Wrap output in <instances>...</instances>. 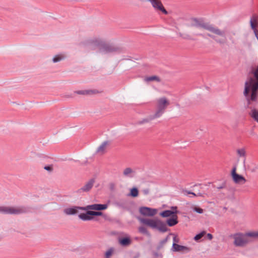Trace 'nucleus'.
<instances>
[{
    "label": "nucleus",
    "instance_id": "nucleus-1",
    "mask_svg": "<svg viewBox=\"0 0 258 258\" xmlns=\"http://www.w3.org/2000/svg\"><path fill=\"white\" fill-rule=\"evenodd\" d=\"M250 73L251 76L245 82L243 91L246 101L245 107L251 109L249 114L258 123V65L252 67Z\"/></svg>",
    "mask_w": 258,
    "mask_h": 258
},
{
    "label": "nucleus",
    "instance_id": "nucleus-2",
    "mask_svg": "<svg viewBox=\"0 0 258 258\" xmlns=\"http://www.w3.org/2000/svg\"><path fill=\"white\" fill-rule=\"evenodd\" d=\"M84 45L92 50L98 48L99 52L102 54L120 53L123 52L122 47L113 43L107 42L104 40L97 37L88 39L83 42Z\"/></svg>",
    "mask_w": 258,
    "mask_h": 258
},
{
    "label": "nucleus",
    "instance_id": "nucleus-3",
    "mask_svg": "<svg viewBox=\"0 0 258 258\" xmlns=\"http://www.w3.org/2000/svg\"><path fill=\"white\" fill-rule=\"evenodd\" d=\"M138 219L142 224L153 229H157L159 231L163 233L166 232L169 230L167 227L166 225L168 226L172 227L178 223L177 214L167 219L166 222V223H164L161 220L158 219H152L141 217H139Z\"/></svg>",
    "mask_w": 258,
    "mask_h": 258
},
{
    "label": "nucleus",
    "instance_id": "nucleus-4",
    "mask_svg": "<svg viewBox=\"0 0 258 258\" xmlns=\"http://www.w3.org/2000/svg\"><path fill=\"white\" fill-rule=\"evenodd\" d=\"M190 20L191 21L190 27H195L198 29H203L218 36L225 37L224 31L221 30L218 27L214 26V25L210 24V22H206L203 18L192 17Z\"/></svg>",
    "mask_w": 258,
    "mask_h": 258
},
{
    "label": "nucleus",
    "instance_id": "nucleus-5",
    "mask_svg": "<svg viewBox=\"0 0 258 258\" xmlns=\"http://www.w3.org/2000/svg\"><path fill=\"white\" fill-rule=\"evenodd\" d=\"M31 211L28 207L21 206L16 208L12 207L0 206V213L3 214L19 215L28 213Z\"/></svg>",
    "mask_w": 258,
    "mask_h": 258
},
{
    "label": "nucleus",
    "instance_id": "nucleus-6",
    "mask_svg": "<svg viewBox=\"0 0 258 258\" xmlns=\"http://www.w3.org/2000/svg\"><path fill=\"white\" fill-rule=\"evenodd\" d=\"M169 104V101L165 97L159 98L157 100V110L154 113L155 116L158 118L160 117Z\"/></svg>",
    "mask_w": 258,
    "mask_h": 258
},
{
    "label": "nucleus",
    "instance_id": "nucleus-7",
    "mask_svg": "<svg viewBox=\"0 0 258 258\" xmlns=\"http://www.w3.org/2000/svg\"><path fill=\"white\" fill-rule=\"evenodd\" d=\"M234 239V244L236 246H244L249 242L244 234L242 233H237L234 234L233 236Z\"/></svg>",
    "mask_w": 258,
    "mask_h": 258
},
{
    "label": "nucleus",
    "instance_id": "nucleus-8",
    "mask_svg": "<svg viewBox=\"0 0 258 258\" xmlns=\"http://www.w3.org/2000/svg\"><path fill=\"white\" fill-rule=\"evenodd\" d=\"M139 212L144 216L152 217L156 214L157 210L147 207H141L139 209Z\"/></svg>",
    "mask_w": 258,
    "mask_h": 258
},
{
    "label": "nucleus",
    "instance_id": "nucleus-9",
    "mask_svg": "<svg viewBox=\"0 0 258 258\" xmlns=\"http://www.w3.org/2000/svg\"><path fill=\"white\" fill-rule=\"evenodd\" d=\"M147 1L150 2L153 8L156 10L162 12L164 14L167 15L168 12L164 8L162 3L160 1L157 0H146Z\"/></svg>",
    "mask_w": 258,
    "mask_h": 258
},
{
    "label": "nucleus",
    "instance_id": "nucleus-10",
    "mask_svg": "<svg viewBox=\"0 0 258 258\" xmlns=\"http://www.w3.org/2000/svg\"><path fill=\"white\" fill-rule=\"evenodd\" d=\"M108 207L107 204H94L92 205H88L85 207V210H90L95 211H103L106 210Z\"/></svg>",
    "mask_w": 258,
    "mask_h": 258
},
{
    "label": "nucleus",
    "instance_id": "nucleus-11",
    "mask_svg": "<svg viewBox=\"0 0 258 258\" xmlns=\"http://www.w3.org/2000/svg\"><path fill=\"white\" fill-rule=\"evenodd\" d=\"M79 210H85V207L73 206L71 208L64 209L63 212L68 215H74L77 214Z\"/></svg>",
    "mask_w": 258,
    "mask_h": 258
},
{
    "label": "nucleus",
    "instance_id": "nucleus-12",
    "mask_svg": "<svg viewBox=\"0 0 258 258\" xmlns=\"http://www.w3.org/2000/svg\"><path fill=\"white\" fill-rule=\"evenodd\" d=\"M236 167H234L231 172V176L234 182L236 183H238L242 181H243L244 182L246 181L245 178L241 175L238 174L236 173Z\"/></svg>",
    "mask_w": 258,
    "mask_h": 258
},
{
    "label": "nucleus",
    "instance_id": "nucleus-13",
    "mask_svg": "<svg viewBox=\"0 0 258 258\" xmlns=\"http://www.w3.org/2000/svg\"><path fill=\"white\" fill-rule=\"evenodd\" d=\"M95 182V179L92 178L86 183L83 187L80 188L77 190L78 193H81L82 192H88L91 190L92 188L94 183Z\"/></svg>",
    "mask_w": 258,
    "mask_h": 258
},
{
    "label": "nucleus",
    "instance_id": "nucleus-14",
    "mask_svg": "<svg viewBox=\"0 0 258 258\" xmlns=\"http://www.w3.org/2000/svg\"><path fill=\"white\" fill-rule=\"evenodd\" d=\"M132 240L129 236L121 237L118 238L119 244L123 247H127L131 244Z\"/></svg>",
    "mask_w": 258,
    "mask_h": 258
},
{
    "label": "nucleus",
    "instance_id": "nucleus-15",
    "mask_svg": "<svg viewBox=\"0 0 258 258\" xmlns=\"http://www.w3.org/2000/svg\"><path fill=\"white\" fill-rule=\"evenodd\" d=\"M172 249L173 251L178 252L181 251H185V252H188L191 250V248L186 246L181 245L173 242Z\"/></svg>",
    "mask_w": 258,
    "mask_h": 258
},
{
    "label": "nucleus",
    "instance_id": "nucleus-16",
    "mask_svg": "<svg viewBox=\"0 0 258 258\" xmlns=\"http://www.w3.org/2000/svg\"><path fill=\"white\" fill-rule=\"evenodd\" d=\"M99 92L96 89H89L84 90H78L75 91V93L78 95H82L86 96H91L99 93Z\"/></svg>",
    "mask_w": 258,
    "mask_h": 258
},
{
    "label": "nucleus",
    "instance_id": "nucleus-17",
    "mask_svg": "<svg viewBox=\"0 0 258 258\" xmlns=\"http://www.w3.org/2000/svg\"><path fill=\"white\" fill-rule=\"evenodd\" d=\"M86 211V213L80 214L78 215L79 218L84 221L94 220V218L92 216L91 211L90 210Z\"/></svg>",
    "mask_w": 258,
    "mask_h": 258
},
{
    "label": "nucleus",
    "instance_id": "nucleus-18",
    "mask_svg": "<svg viewBox=\"0 0 258 258\" xmlns=\"http://www.w3.org/2000/svg\"><path fill=\"white\" fill-rule=\"evenodd\" d=\"M158 118V117H156L154 114L153 115H150L145 118H143L140 120L137 121L135 123V125H141V124H143L145 123H148V122H150L151 121H152V120H153L155 118Z\"/></svg>",
    "mask_w": 258,
    "mask_h": 258
},
{
    "label": "nucleus",
    "instance_id": "nucleus-19",
    "mask_svg": "<svg viewBox=\"0 0 258 258\" xmlns=\"http://www.w3.org/2000/svg\"><path fill=\"white\" fill-rule=\"evenodd\" d=\"M179 211H176V212H173V211H171L169 210H166L162 211L160 213V215L163 218H167V217H171L173 215H175L179 213Z\"/></svg>",
    "mask_w": 258,
    "mask_h": 258
},
{
    "label": "nucleus",
    "instance_id": "nucleus-20",
    "mask_svg": "<svg viewBox=\"0 0 258 258\" xmlns=\"http://www.w3.org/2000/svg\"><path fill=\"white\" fill-rule=\"evenodd\" d=\"M135 172L131 168L127 167L124 169L123 171V174L125 177H133Z\"/></svg>",
    "mask_w": 258,
    "mask_h": 258
},
{
    "label": "nucleus",
    "instance_id": "nucleus-21",
    "mask_svg": "<svg viewBox=\"0 0 258 258\" xmlns=\"http://www.w3.org/2000/svg\"><path fill=\"white\" fill-rule=\"evenodd\" d=\"M66 58V55L63 54H59L55 55L52 58V61L54 63L58 62Z\"/></svg>",
    "mask_w": 258,
    "mask_h": 258
},
{
    "label": "nucleus",
    "instance_id": "nucleus-22",
    "mask_svg": "<svg viewBox=\"0 0 258 258\" xmlns=\"http://www.w3.org/2000/svg\"><path fill=\"white\" fill-rule=\"evenodd\" d=\"M128 196L133 198H136L139 196V190L137 187H134L130 189V193L127 195Z\"/></svg>",
    "mask_w": 258,
    "mask_h": 258
},
{
    "label": "nucleus",
    "instance_id": "nucleus-23",
    "mask_svg": "<svg viewBox=\"0 0 258 258\" xmlns=\"http://www.w3.org/2000/svg\"><path fill=\"white\" fill-rule=\"evenodd\" d=\"M145 81L146 82L156 81L157 82H161V79L157 76H152L147 77L145 78Z\"/></svg>",
    "mask_w": 258,
    "mask_h": 258
},
{
    "label": "nucleus",
    "instance_id": "nucleus-24",
    "mask_svg": "<svg viewBox=\"0 0 258 258\" xmlns=\"http://www.w3.org/2000/svg\"><path fill=\"white\" fill-rule=\"evenodd\" d=\"M206 235V231H202V232H200L199 233L196 234L194 238V239L196 241H200L201 240V239H202V238L203 237H204L205 235Z\"/></svg>",
    "mask_w": 258,
    "mask_h": 258
},
{
    "label": "nucleus",
    "instance_id": "nucleus-25",
    "mask_svg": "<svg viewBox=\"0 0 258 258\" xmlns=\"http://www.w3.org/2000/svg\"><path fill=\"white\" fill-rule=\"evenodd\" d=\"M207 36L214 39L216 42L220 44H224L225 43V40L223 39H217L216 37L213 35L208 33Z\"/></svg>",
    "mask_w": 258,
    "mask_h": 258
},
{
    "label": "nucleus",
    "instance_id": "nucleus-26",
    "mask_svg": "<svg viewBox=\"0 0 258 258\" xmlns=\"http://www.w3.org/2000/svg\"><path fill=\"white\" fill-rule=\"evenodd\" d=\"M102 211H91L92 216L94 218V219L95 221H98V219L95 218L94 217L96 216H102L103 215V213L101 212Z\"/></svg>",
    "mask_w": 258,
    "mask_h": 258
},
{
    "label": "nucleus",
    "instance_id": "nucleus-27",
    "mask_svg": "<svg viewBox=\"0 0 258 258\" xmlns=\"http://www.w3.org/2000/svg\"><path fill=\"white\" fill-rule=\"evenodd\" d=\"M245 237H252V238H258V231L257 232H249L244 234Z\"/></svg>",
    "mask_w": 258,
    "mask_h": 258
},
{
    "label": "nucleus",
    "instance_id": "nucleus-28",
    "mask_svg": "<svg viewBox=\"0 0 258 258\" xmlns=\"http://www.w3.org/2000/svg\"><path fill=\"white\" fill-rule=\"evenodd\" d=\"M108 144V141L103 142L102 144L97 148L96 152H99L103 151L105 149V146Z\"/></svg>",
    "mask_w": 258,
    "mask_h": 258
},
{
    "label": "nucleus",
    "instance_id": "nucleus-29",
    "mask_svg": "<svg viewBox=\"0 0 258 258\" xmlns=\"http://www.w3.org/2000/svg\"><path fill=\"white\" fill-rule=\"evenodd\" d=\"M251 21H252L253 24H255L256 25V27L258 25V16L256 15H253L252 17L250 18V26H251Z\"/></svg>",
    "mask_w": 258,
    "mask_h": 258
},
{
    "label": "nucleus",
    "instance_id": "nucleus-30",
    "mask_svg": "<svg viewBox=\"0 0 258 258\" xmlns=\"http://www.w3.org/2000/svg\"><path fill=\"white\" fill-rule=\"evenodd\" d=\"M139 232L145 234V235H149V231L147 229V228L144 226H141L139 228Z\"/></svg>",
    "mask_w": 258,
    "mask_h": 258
},
{
    "label": "nucleus",
    "instance_id": "nucleus-31",
    "mask_svg": "<svg viewBox=\"0 0 258 258\" xmlns=\"http://www.w3.org/2000/svg\"><path fill=\"white\" fill-rule=\"evenodd\" d=\"M113 252V248H109L105 253V258H109L112 255Z\"/></svg>",
    "mask_w": 258,
    "mask_h": 258
},
{
    "label": "nucleus",
    "instance_id": "nucleus-32",
    "mask_svg": "<svg viewBox=\"0 0 258 258\" xmlns=\"http://www.w3.org/2000/svg\"><path fill=\"white\" fill-rule=\"evenodd\" d=\"M237 154L241 157H244L245 156V151L244 149H238L237 150Z\"/></svg>",
    "mask_w": 258,
    "mask_h": 258
},
{
    "label": "nucleus",
    "instance_id": "nucleus-33",
    "mask_svg": "<svg viewBox=\"0 0 258 258\" xmlns=\"http://www.w3.org/2000/svg\"><path fill=\"white\" fill-rule=\"evenodd\" d=\"M152 255L154 258L160 257L162 258V254L161 253H158L157 251H153L152 252Z\"/></svg>",
    "mask_w": 258,
    "mask_h": 258
},
{
    "label": "nucleus",
    "instance_id": "nucleus-34",
    "mask_svg": "<svg viewBox=\"0 0 258 258\" xmlns=\"http://www.w3.org/2000/svg\"><path fill=\"white\" fill-rule=\"evenodd\" d=\"M193 210L199 214H202L204 212L203 209L199 207H195Z\"/></svg>",
    "mask_w": 258,
    "mask_h": 258
},
{
    "label": "nucleus",
    "instance_id": "nucleus-35",
    "mask_svg": "<svg viewBox=\"0 0 258 258\" xmlns=\"http://www.w3.org/2000/svg\"><path fill=\"white\" fill-rule=\"evenodd\" d=\"M44 169L50 172H52L53 169L52 165H46L44 167Z\"/></svg>",
    "mask_w": 258,
    "mask_h": 258
},
{
    "label": "nucleus",
    "instance_id": "nucleus-36",
    "mask_svg": "<svg viewBox=\"0 0 258 258\" xmlns=\"http://www.w3.org/2000/svg\"><path fill=\"white\" fill-rule=\"evenodd\" d=\"M105 220H107V221H111V218L108 216L107 215V214H104L103 213V215H102V216Z\"/></svg>",
    "mask_w": 258,
    "mask_h": 258
},
{
    "label": "nucleus",
    "instance_id": "nucleus-37",
    "mask_svg": "<svg viewBox=\"0 0 258 258\" xmlns=\"http://www.w3.org/2000/svg\"><path fill=\"white\" fill-rule=\"evenodd\" d=\"M168 238H169V235H168L166 238H165L164 239H162V240L160 241V243H161V245H164L168 241Z\"/></svg>",
    "mask_w": 258,
    "mask_h": 258
},
{
    "label": "nucleus",
    "instance_id": "nucleus-38",
    "mask_svg": "<svg viewBox=\"0 0 258 258\" xmlns=\"http://www.w3.org/2000/svg\"><path fill=\"white\" fill-rule=\"evenodd\" d=\"M142 192L144 195H148L150 192V189L149 188H145L142 190Z\"/></svg>",
    "mask_w": 258,
    "mask_h": 258
},
{
    "label": "nucleus",
    "instance_id": "nucleus-39",
    "mask_svg": "<svg viewBox=\"0 0 258 258\" xmlns=\"http://www.w3.org/2000/svg\"><path fill=\"white\" fill-rule=\"evenodd\" d=\"M115 188V184L113 183H110L109 184V189L111 191H113Z\"/></svg>",
    "mask_w": 258,
    "mask_h": 258
},
{
    "label": "nucleus",
    "instance_id": "nucleus-40",
    "mask_svg": "<svg viewBox=\"0 0 258 258\" xmlns=\"http://www.w3.org/2000/svg\"><path fill=\"white\" fill-rule=\"evenodd\" d=\"M182 38L184 39H191L190 36L187 34H184Z\"/></svg>",
    "mask_w": 258,
    "mask_h": 258
},
{
    "label": "nucleus",
    "instance_id": "nucleus-41",
    "mask_svg": "<svg viewBox=\"0 0 258 258\" xmlns=\"http://www.w3.org/2000/svg\"><path fill=\"white\" fill-rule=\"evenodd\" d=\"M115 205L117 206H118L119 207H121V208H123L124 207V204L121 202H116Z\"/></svg>",
    "mask_w": 258,
    "mask_h": 258
},
{
    "label": "nucleus",
    "instance_id": "nucleus-42",
    "mask_svg": "<svg viewBox=\"0 0 258 258\" xmlns=\"http://www.w3.org/2000/svg\"><path fill=\"white\" fill-rule=\"evenodd\" d=\"M206 237L209 240H212L213 238V235L211 233H208L206 235Z\"/></svg>",
    "mask_w": 258,
    "mask_h": 258
},
{
    "label": "nucleus",
    "instance_id": "nucleus-43",
    "mask_svg": "<svg viewBox=\"0 0 258 258\" xmlns=\"http://www.w3.org/2000/svg\"><path fill=\"white\" fill-rule=\"evenodd\" d=\"M185 192L187 194H191V195H192L194 196L195 197H196L197 196V194H195V192H192L191 191H188V190H185Z\"/></svg>",
    "mask_w": 258,
    "mask_h": 258
},
{
    "label": "nucleus",
    "instance_id": "nucleus-44",
    "mask_svg": "<svg viewBox=\"0 0 258 258\" xmlns=\"http://www.w3.org/2000/svg\"><path fill=\"white\" fill-rule=\"evenodd\" d=\"M170 208L171 209V211H173V212L178 211L177 210V207H176V206H172V207H171Z\"/></svg>",
    "mask_w": 258,
    "mask_h": 258
},
{
    "label": "nucleus",
    "instance_id": "nucleus-45",
    "mask_svg": "<svg viewBox=\"0 0 258 258\" xmlns=\"http://www.w3.org/2000/svg\"><path fill=\"white\" fill-rule=\"evenodd\" d=\"M225 187V183L224 182L222 183V184L221 185L218 186L217 188L219 189H221L224 188Z\"/></svg>",
    "mask_w": 258,
    "mask_h": 258
},
{
    "label": "nucleus",
    "instance_id": "nucleus-46",
    "mask_svg": "<svg viewBox=\"0 0 258 258\" xmlns=\"http://www.w3.org/2000/svg\"><path fill=\"white\" fill-rule=\"evenodd\" d=\"M173 242L175 243V242H178L179 241V239L178 238H176V236H174L173 237Z\"/></svg>",
    "mask_w": 258,
    "mask_h": 258
},
{
    "label": "nucleus",
    "instance_id": "nucleus-47",
    "mask_svg": "<svg viewBox=\"0 0 258 258\" xmlns=\"http://www.w3.org/2000/svg\"><path fill=\"white\" fill-rule=\"evenodd\" d=\"M204 193L198 192L197 194V196H200V197H204Z\"/></svg>",
    "mask_w": 258,
    "mask_h": 258
},
{
    "label": "nucleus",
    "instance_id": "nucleus-48",
    "mask_svg": "<svg viewBox=\"0 0 258 258\" xmlns=\"http://www.w3.org/2000/svg\"><path fill=\"white\" fill-rule=\"evenodd\" d=\"M163 246V245H161V243H159V245H158V247H157V249H158V250H159V249H160L161 248H162V246Z\"/></svg>",
    "mask_w": 258,
    "mask_h": 258
},
{
    "label": "nucleus",
    "instance_id": "nucleus-49",
    "mask_svg": "<svg viewBox=\"0 0 258 258\" xmlns=\"http://www.w3.org/2000/svg\"><path fill=\"white\" fill-rule=\"evenodd\" d=\"M178 35H179V36L181 37L182 38H183V34H182L181 33H178Z\"/></svg>",
    "mask_w": 258,
    "mask_h": 258
},
{
    "label": "nucleus",
    "instance_id": "nucleus-50",
    "mask_svg": "<svg viewBox=\"0 0 258 258\" xmlns=\"http://www.w3.org/2000/svg\"><path fill=\"white\" fill-rule=\"evenodd\" d=\"M197 35H199V36H203V35L202 34H197Z\"/></svg>",
    "mask_w": 258,
    "mask_h": 258
},
{
    "label": "nucleus",
    "instance_id": "nucleus-51",
    "mask_svg": "<svg viewBox=\"0 0 258 258\" xmlns=\"http://www.w3.org/2000/svg\"><path fill=\"white\" fill-rule=\"evenodd\" d=\"M198 185H201V184H198ZM197 185H198V184H196L194 185V186H197Z\"/></svg>",
    "mask_w": 258,
    "mask_h": 258
},
{
    "label": "nucleus",
    "instance_id": "nucleus-52",
    "mask_svg": "<svg viewBox=\"0 0 258 258\" xmlns=\"http://www.w3.org/2000/svg\"><path fill=\"white\" fill-rule=\"evenodd\" d=\"M223 209H224V210H226L227 209L226 207H224V208H223Z\"/></svg>",
    "mask_w": 258,
    "mask_h": 258
}]
</instances>
